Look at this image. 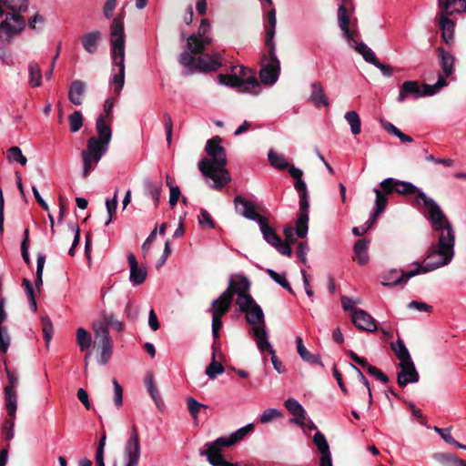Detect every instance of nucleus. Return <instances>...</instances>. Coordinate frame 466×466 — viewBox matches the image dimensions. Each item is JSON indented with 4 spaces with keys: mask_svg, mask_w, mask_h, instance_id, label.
<instances>
[{
    "mask_svg": "<svg viewBox=\"0 0 466 466\" xmlns=\"http://www.w3.org/2000/svg\"><path fill=\"white\" fill-rule=\"evenodd\" d=\"M428 219L434 231L438 232V241L428 251L423 266L428 272L448 265L454 257L455 231L446 215L438 204L428 210Z\"/></svg>",
    "mask_w": 466,
    "mask_h": 466,
    "instance_id": "1",
    "label": "nucleus"
},
{
    "mask_svg": "<svg viewBox=\"0 0 466 466\" xmlns=\"http://www.w3.org/2000/svg\"><path fill=\"white\" fill-rule=\"evenodd\" d=\"M222 139L216 136L207 141L206 152L212 160L204 157L198 163V168L202 175L214 181L212 187L221 190L224 186L231 181L228 171L225 168L227 157L225 148L220 146Z\"/></svg>",
    "mask_w": 466,
    "mask_h": 466,
    "instance_id": "2",
    "label": "nucleus"
},
{
    "mask_svg": "<svg viewBox=\"0 0 466 466\" xmlns=\"http://www.w3.org/2000/svg\"><path fill=\"white\" fill-rule=\"evenodd\" d=\"M125 11L122 10L112 21L110 25V44L113 63L118 67L111 83L114 85V91L118 96L125 84Z\"/></svg>",
    "mask_w": 466,
    "mask_h": 466,
    "instance_id": "3",
    "label": "nucleus"
},
{
    "mask_svg": "<svg viewBox=\"0 0 466 466\" xmlns=\"http://www.w3.org/2000/svg\"><path fill=\"white\" fill-rule=\"evenodd\" d=\"M3 4L13 13L7 14L5 19L0 23V40L10 43L13 36L25 26V21L20 13L27 10L28 1L3 0Z\"/></svg>",
    "mask_w": 466,
    "mask_h": 466,
    "instance_id": "4",
    "label": "nucleus"
},
{
    "mask_svg": "<svg viewBox=\"0 0 466 466\" xmlns=\"http://www.w3.org/2000/svg\"><path fill=\"white\" fill-rule=\"evenodd\" d=\"M108 146L100 142L96 137H91L87 140L86 148L81 153L83 158V177H87L96 165L101 160L107 151Z\"/></svg>",
    "mask_w": 466,
    "mask_h": 466,
    "instance_id": "5",
    "label": "nucleus"
},
{
    "mask_svg": "<svg viewBox=\"0 0 466 466\" xmlns=\"http://www.w3.org/2000/svg\"><path fill=\"white\" fill-rule=\"evenodd\" d=\"M268 55L262 56V61L268 62L262 65L259 77L264 85L271 86L277 82L280 74V62L276 55V46H266Z\"/></svg>",
    "mask_w": 466,
    "mask_h": 466,
    "instance_id": "6",
    "label": "nucleus"
},
{
    "mask_svg": "<svg viewBox=\"0 0 466 466\" xmlns=\"http://www.w3.org/2000/svg\"><path fill=\"white\" fill-rule=\"evenodd\" d=\"M242 303L238 306L242 313H245V319L251 327V330L257 328L266 327L265 315L261 307L255 301L253 297H245Z\"/></svg>",
    "mask_w": 466,
    "mask_h": 466,
    "instance_id": "7",
    "label": "nucleus"
},
{
    "mask_svg": "<svg viewBox=\"0 0 466 466\" xmlns=\"http://www.w3.org/2000/svg\"><path fill=\"white\" fill-rule=\"evenodd\" d=\"M218 78L219 83L231 87H238L241 92L258 95L261 89L260 85L255 76H250L247 79H241L236 74H219Z\"/></svg>",
    "mask_w": 466,
    "mask_h": 466,
    "instance_id": "8",
    "label": "nucleus"
},
{
    "mask_svg": "<svg viewBox=\"0 0 466 466\" xmlns=\"http://www.w3.org/2000/svg\"><path fill=\"white\" fill-rule=\"evenodd\" d=\"M464 11H455V8L440 9L437 13L435 21L439 28L441 30L442 40L450 46L453 43V34L455 24L450 18L455 13H463Z\"/></svg>",
    "mask_w": 466,
    "mask_h": 466,
    "instance_id": "9",
    "label": "nucleus"
},
{
    "mask_svg": "<svg viewBox=\"0 0 466 466\" xmlns=\"http://www.w3.org/2000/svg\"><path fill=\"white\" fill-rule=\"evenodd\" d=\"M396 193L400 195H415L414 202L412 204L414 207H418L420 202H423L426 209L430 210L435 204H437L432 198H428L424 192L410 182L396 179Z\"/></svg>",
    "mask_w": 466,
    "mask_h": 466,
    "instance_id": "10",
    "label": "nucleus"
},
{
    "mask_svg": "<svg viewBox=\"0 0 466 466\" xmlns=\"http://www.w3.org/2000/svg\"><path fill=\"white\" fill-rule=\"evenodd\" d=\"M417 268L413 270L404 271L398 269H391L389 272L383 275V281H381V285L384 287H394L405 284L410 278L415 277L420 273H427L428 270L425 269L423 265H420L419 263H415Z\"/></svg>",
    "mask_w": 466,
    "mask_h": 466,
    "instance_id": "11",
    "label": "nucleus"
},
{
    "mask_svg": "<svg viewBox=\"0 0 466 466\" xmlns=\"http://www.w3.org/2000/svg\"><path fill=\"white\" fill-rule=\"evenodd\" d=\"M258 225L266 242L274 247L281 255L289 258L292 256L291 248L289 245H283V240L276 233L275 229L269 226L267 217L259 221Z\"/></svg>",
    "mask_w": 466,
    "mask_h": 466,
    "instance_id": "12",
    "label": "nucleus"
},
{
    "mask_svg": "<svg viewBox=\"0 0 466 466\" xmlns=\"http://www.w3.org/2000/svg\"><path fill=\"white\" fill-rule=\"evenodd\" d=\"M127 466H137L140 458V442L137 427L133 425L131 435L125 445Z\"/></svg>",
    "mask_w": 466,
    "mask_h": 466,
    "instance_id": "13",
    "label": "nucleus"
},
{
    "mask_svg": "<svg viewBox=\"0 0 466 466\" xmlns=\"http://www.w3.org/2000/svg\"><path fill=\"white\" fill-rule=\"evenodd\" d=\"M234 203L237 212L248 219L259 223V221L265 218V216L257 212V208L253 202L246 199L241 196H237L234 198Z\"/></svg>",
    "mask_w": 466,
    "mask_h": 466,
    "instance_id": "14",
    "label": "nucleus"
},
{
    "mask_svg": "<svg viewBox=\"0 0 466 466\" xmlns=\"http://www.w3.org/2000/svg\"><path fill=\"white\" fill-rule=\"evenodd\" d=\"M251 283L246 276L240 275L237 281L233 279L229 280L228 287L226 290L230 291V297L233 299L234 295H238L236 301L237 305L242 303L245 297H252L249 294Z\"/></svg>",
    "mask_w": 466,
    "mask_h": 466,
    "instance_id": "15",
    "label": "nucleus"
},
{
    "mask_svg": "<svg viewBox=\"0 0 466 466\" xmlns=\"http://www.w3.org/2000/svg\"><path fill=\"white\" fill-rule=\"evenodd\" d=\"M400 371L397 375V382L400 387H405L408 383H416L420 380L419 372L412 360L400 362Z\"/></svg>",
    "mask_w": 466,
    "mask_h": 466,
    "instance_id": "16",
    "label": "nucleus"
},
{
    "mask_svg": "<svg viewBox=\"0 0 466 466\" xmlns=\"http://www.w3.org/2000/svg\"><path fill=\"white\" fill-rule=\"evenodd\" d=\"M351 321L354 326L368 332H374L377 330L376 320L367 311L360 309H354V314H351Z\"/></svg>",
    "mask_w": 466,
    "mask_h": 466,
    "instance_id": "17",
    "label": "nucleus"
},
{
    "mask_svg": "<svg viewBox=\"0 0 466 466\" xmlns=\"http://www.w3.org/2000/svg\"><path fill=\"white\" fill-rule=\"evenodd\" d=\"M253 429L252 424H248L245 427L238 429L237 431L232 433L228 438L220 437L214 441L207 442L205 445L215 446L218 448L230 447L238 441H241L251 430Z\"/></svg>",
    "mask_w": 466,
    "mask_h": 466,
    "instance_id": "18",
    "label": "nucleus"
},
{
    "mask_svg": "<svg viewBox=\"0 0 466 466\" xmlns=\"http://www.w3.org/2000/svg\"><path fill=\"white\" fill-rule=\"evenodd\" d=\"M313 442L321 454L319 459L320 466H333L329 446L324 434L318 431L314 434Z\"/></svg>",
    "mask_w": 466,
    "mask_h": 466,
    "instance_id": "19",
    "label": "nucleus"
},
{
    "mask_svg": "<svg viewBox=\"0 0 466 466\" xmlns=\"http://www.w3.org/2000/svg\"><path fill=\"white\" fill-rule=\"evenodd\" d=\"M232 300L230 291L225 290L218 299L212 301L209 312L212 316L216 315L222 318L229 310Z\"/></svg>",
    "mask_w": 466,
    "mask_h": 466,
    "instance_id": "20",
    "label": "nucleus"
},
{
    "mask_svg": "<svg viewBox=\"0 0 466 466\" xmlns=\"http://www.w3.org/2000/svg\"><path fill=\"white\" fill-rule=\"evenodd\" d=\"M206 450L200 451V456H206L212 466H238L237 463L228 462L222 455L221 448L205 445Z\"/></svg>",
    "mask_w": 466,
    "mask_h": 466,
    "instance_id": "21",
    "label": "nucleus"
},
{
    "mask_svg": "<svg viewBox=\"0 0 466 466\" xmlns=\"http://www.w3.org/2000/svg\"><path fill=\"white\" fill-rule=\"evenodd\" d=\"M128 264L130 267L129 279L134 285H141L145 282L147 272L143 267L138 266V262L133 254L127 256Z\"/></svg>",
    "mask_w": 466,
    "mask_h": 466,
    "instance_id": "22",
    "label": "nucleus"
},
{
    "mask_svg": "<svg viewBox=\"0 0 466 466\" xmlns=\"http://www.w3.org/2000/svg\"><path fill=\"white\" fill-rule=\"evenodd\" d=\"M338 19H339V25L343 32L344 37L347 39L348 42H351L353 40V36L357 35V32L353 31L350 28V13L348 8L345 6V5H340L338 9Z\"/></svg>",
    "mask_w": 466,
    "mask_h": 466,
    "instance_id": "23",
    "label": "nucleus"
},
{
    "mask_svg": "<svg viewBox=\"0 0 466 466\" xmlns=\"http://www.w3.org/2000/svg\"><path fill=\"white\" fill-rule=\"evenodd\" d=\"M102 34L100 31L96 30L85 34L81 36V44L83 48L90 55H94L98 48L99 42L101 41Z\"/></svg>",
    "mask_w": 466,
    "mask_h": 466,
    "instance_id": "24",
    "label": "nucleus"
},
{
    "mask_svg": "<svg viewBox=\"0 0 466 466\" xmlns=\"http://www.w3.org/2000/svg\"><path fill=\"white\" fill-rule=\"evenodd\" d=\"M409 95H413L415 98L421 97V87L418 81H405L400 87V93L397 97L398 102L402 103Z\"/></svg>",
    "mask_w": 466,
    "mask_h": 466,
    "instance_id": "25",
    "label": "nucleus"
},
{
    "mask_svg": "<svg viewBox=\"0 0 466 466\" xmlns=\"http://www.w3.org/2000/svg\"><path fill=\"white\" fill-rule=\"evenodd\" d=\"M210 43V37H200L196 34H192L187 38V46L191 54L203 55L206 46Z\"/></svg>",
    "mask_w": 466,
    "mask_h": 466,
    "instance_id": "26",
    "label": "nucleus"
},
{
    "mask_svg": "<svg viewBox=\"0 0 466 466\" xmlns=\"http://www.w3.org/2000/svg\"><path fill=\"white\" fill-rule=\"evenodd\" d=\"M86 83L81 80H74L68 91V99L75 106H80L84 101Z\"/></svg>",
    "mask_w": 466,
    "mask_h": 466,
    "instance_id": "27",
    "label": "nucleus"
},
{
    "mask_svg": "<svg viewBox=\"0 0 466 466\" xmlns=\"http://www.w3.org/2000/svg\"><path fill=\"white\" fill-rule=\"evenodd\" d=\"M221 63L209 56H199L196 59L194 71L208 73L218 70Z\"/></svg>",
    "mask_w": 466,
    "mask_h": 466,
    "instance_id": "28",
    "label": "nucleus"
},
{
    "mask_svg": "<svg viewBox=\"0 0 466 466\" xmlns=\"http://www.w3.org/2000/svg\"><path fill=\"white\" fill-rule=\"evenodd\" d=\"M96 129L98 135L96 138H98L103 144L109 146L112 138V130L110 126L106 123L104 115H99L96 118Z\"/></svg>",
    "mask_w": 466,
    "mask_h": 466,
    "instance_id": "29",
    "label": "nucleus"
},
{
    "mask_svg": "<svg viewBox=\"0 0 466 466\" xmlns=\"http://www.w3.org/2000/svg\"><path fill=\"white\" fill-rule=\"evenodd\" d=\"M437 53L440 58L441 67L444 73V76L449 77L453 73L455 58L452 55L445 51L441 46L437 48Z\"/></svg>",
    "mask_w": 466,
    "mask_h": 466,
    "instance_id": "30",
    "label": "nucleus"
},
{
    "mask_svg": "<svg viewBox=\"0 0 466 466\" xmlns=\"http://www.w3.org/2000/svg\"><path fill=\"white\" fill-rule=\"evenodd\" d=\"M276 24V9L271 8L267 14L265 46H276L274 42Z\"/></svg>",
    "mask_w": 466,
    "mask_h": 466,
    "instance_id": "31",
    "label": "nucleus"
},
{
    "mask_svg": "<svg viewBox=\"0 0 466 466\" xmlns=\"http://www.w3.org/2000/svg\"><path fill=\"white\" fill-rule=\"evenodd\" d=\"M251 331L254 339L257 343V346L261 352L267 351L268 353H271L272 351H274V349L268 340V333L266 330V327L257 328L255 329H252Z\"/></svg>",
    "mask_w": 466,
    "mask_h": 466,
    "instance_id": "32",
    "label": "nucleus"
},
{
    "mask_svg": "<svg viewBox=\"0 0 466 466\" xmlns=\"http://www.w3.org/2000/svg\"><path fill=\"white\" fill-rule=\"evenodd\" d=\"M95 334V344L97 347L111 343L113 340L109 335V330L106 329V325L95 321L92 325Z\"/></svg>",
    "mask_w": 466,
    "mask_h": 466,
    "instance_id": "33",
    "label": "nucleus"
},
{
    "mask_svg": "<svg viewBox=\"0 0 466 466\" xmlns=\"http://www.w3.org/2000/svg\"><path fill=\"white\" fill-rule=\"evenodd\" d=\"M369 242L370 241L367 238H361V239H359L353 247V251H354L353 260L357 261L358 264H360L361 266L367 264L369 261V255H368Z\"/></svg>",
    "mask_w": 466,
    "mask_h": 466,
    "instance_id": "34",
    "label": "nucleus"
},
{
    "mask_svg": "<svg viewBox=\"0 0 466 466\" xmlns=\"http://www.w3.org/2000/svg\"><path fill=\"white\" fill-rule=\"evenodd\" d=\"M432 457L442 466H466V461L460 459L453 453L436 452Z\"/></svg>",
    "mask_w": 466,
    "mask_h": 466,
    "instance_id": "35",
    "label": "nucleus"
},
{
    "mask_svg": "<svg viewBox=\"0 0 466 466\" xmlns=\"http://www.w3.org/2000/svg\"><path fill=\"white\" fill-rule=\"evenodd\" d=\"M297 350L300 358L310 364H319L323 366V363L320 360L319 355H315L310 353L303 344V340L300 337H297L296 339Z\"/></svg>",
    "mask_w": 466,
    "mask_h": 466,
    "instance_id": "36",
    "label": "nucleus"
},
{
    "mask_svg": "<svg viewBox=\"0 0 466 466\" xmlns=\"http://www.w3.org/2000/svg\"><path fill=\"white\" fill-rule=\"evenodd\" d=\"M310 100L317 106L319 105H323L324 106H329V103L324 94V89L319 82H313L311 84Z\"/></svg>",
    "mask_w": 466,
    "mask_h": 466,
    "instance_id": "37",
    "label": "nucleus"
},
{
    "mask_svg": "<svg viewBox=\"0 0 466 466\" xmlns=\"http://www.w3.org/2000/svg\"><path fill=\"white\" fill-rule=\"evenodd\" d=\"M145 385L147 390L148 394L152 398V400L155 401L157 408H161L163 405V400L161 399L160 393L158 391V389L155 385L154 382V376L152 372H148L145 378Z\"/></svg>",
    "mask_w": 466,
    "mask_h": 466,
    "instance_id": "38",
    "label": "nucleus"
},
{
    "mask_svg": "<svg viewBox=\"0 0 466 466\" xmlns=\"http://www.w3.org/2000/svg\"><path fill=\"white\" fill-rule=\"evenodd\" d=\"M355 36L356 35L353 36V40H351V42H349L350 46L360 54L366 62L372 64L377 56L366 44L363 42H357Z\"/></svg>",
    "mask_w": 466,
    "mask_h": 466,
    "instance_id": "39",
    "label": "nucleus"
},
{
    "mask_svg": "<svg viewBox=\"0 0 466 466\" xmlns=\"http://www.w3.org/2000/svg\"><path fill=\"white\" fill-rule=\"evenodd\" d=\"M28 71H29V85L32 87H38L42 84V71L39 65L31 61L28 64Z\"/></svg>",
    "mask_w": 466,
    "mask_h": 466,
    "instance_id": "40",
    "label": "nucleus"
},
{
    "mask_svg": "<svg viewBox=\"0 0 466 466\" xmlns=\"http://www.w3.org/2000/svg\"><path fill=\"white\" fill-rule=\"evenodd\" d=\"M5 401L8 416L15 418L17 408V398L15 390H5Z\"/></svg>",
    "mask_w": 466,
    "mask_h": 466,
    "instance_id": "41",
    "label": "nucleus"
},
{
    "mask_svg": "<svg viewBox=\"0 0 466 466\" xmlns=\"http://www.w3.org/2000/svg\"><path fill=\"white\" fill-rule=\"evenodd\" d=\"M76 344L79 350L84 352L91 347L92 337L84 328H78L76 329Z\"/></svg>",
    "mask_w": 466,
    "mask_h": 466,
    "instance_id": "42",
    "label": "nucleus"
},
{
    "mask_svg": "<svg viewBox=\"0 0 466 466\" xmlns=\"http://www.w3.org/2000/svg\"><path fill=\"white\" fill-rule=\"evenodd\" d=\"M216 350H217V348L214 344L213 345L212 361L209 363V365L206 369V374L211 380H214L217 377V375L222 374L225 370L223 365L220 362L216 360Z\"/></svg>",
    "mask_w": 466,
    "mask_h": 466,
    "instance_id": "43",
    "label": "nucleus"
},
{
    "mask_svg": "<svg viewBox=\"0 0 466 466\" xmlns=\"http://www.w3.org/2000/svg\"><path fill=\"white\" fill-rule=\"evenodd\" d=\"M391 350L395 352L396 357L400 362L412 360L410 352L401 339H399L396 344L391 343Z\"/></svg>",
    "mask_w": 466,
    "mask_h": 466,
    "instance_id": "44",
    "label": "nucleus"
},
{
    "mask_svg": "<svg viewBox=\"0 0 466 466\" xmlns=\"http://www.w3.org/2000/svg\"><path fill=\"white\" fill-rule=\"evenodd\" d=\"M345 119L350 126V131L353 135H359L361 132V121L359 114L354 111H349L345 114Z\"/></svg>",
    "mask_w": 466,
    "mask_h": 466,
    "instance_id": "45",
    "label": "nucleus"
},
{
    "mask_svg": "<svg viewBox=\"0 0 466 466\" xmlns=\"http://www.w3.org/2000/svg\"><path fill=\"white\" fill-rule=\"evenodd\" d=\"M309 214H299L296 222V234L299 238H306L309 230Z\"/></svg>",
    "mask_w": 466,
    "mask_h": 466,
    "instance_id": "46",
    "label": "nucleus"
},
{
    "mask_svg": "<svg viewBox=\"0 0 466 466\" xmlns=\"http://www.w3.org/2000/svg\"><path fill=\"white\" fill-rule=\"evenodd\" d=\"M268 161L271 166L279 170H286L289 167V163L282 155H279L272 150L268 154Z\"/></svg>",
    "mask_w": 466,
    "mask_h": 466,
    "instance_id": "47",
    "label": "nucleus"
},
{
    "mask_svg": "<svg viewBox=\"0 0 466 466\" xmlns=\"http://www.w3.org/2000/svg\"><path fill=\"white\" fill-rule=\"evenodd\" d=\"M439 9L455 8V11H466V0H438Z\"/></svg>",
    "mask_w": 466,
    "mask_h": 466,
    "instance_id": "48",
    "label": "nucleus"
},
{
    "mask_svg": "<svg viewBox=\"0 0 466 466\" xmlns=\"http://www.w3.org/2000/svg\"><path fill=\"white\" fill-rule=\"evenodd\" d=\"M265 271L276 283L287 289L289 293H293V289L287 280L285 274H279L271 268H267Z\"/></svg>",
    "mask_w": 466,
    "mask_h": 466,
    "instance_id": "49",
    "label": "nucleus"
},
{
    "mask_svg": "<svg viewBox=\"0 0 466 466\" xmlns=\"http://www.w3.org/2000/svg\"><path fill=\"white\" fill-rule=\"evenodd\" d=\"M374 193L376 195L375 199V215H380L384 212L387 204H388V198L386 195L383 194V192L380 189L374 188Z\"/></svg>",
    "mask_w": 466,
    "mask_h": 466,
    "instance_id": "50",
    "label": "nucleus"
},
{
    "mask_svg": "<svg viewBox=\"0 0 466 466\" xmlns=\"http://www.w3.org/2000/svg\"><path fill=\"white\" fill-rule=\"evenodd\" d=\"M83 115L80 111H74L68 116L69 128L72 133H76L83 127Z\"/></svg>",
    "mask_w": 466,
    "mask_h": 466,
    "instance_id": "51",
    "label": "nucleus"
},
{
    "mask_svg": "<svg viewBox=\"0 0 466 466\" xmlns=\"http://www.w3.org/2000/svg\"><path fill=\"white\" fill-rule=\"evenodd\" d=\"M7 158L9 161H15L20 163L22 166H25L27 159L23 155L21 149L18 147H12L7 150Z\"/></svg>",
    "mask_w": 466,
    "mask_h": 466,
    "instance_id": "52",
    "label": "nucleus"
},
{
    "mask_svg": "<svg viewBox=\"0 0 466 466\" xmlns=\"http://www.w3.org/2000/svg\"><path fill=\"white\" fill-rule=\"evenodd\" d=\"M196 59L197 58L194 55L188 51H183L178 57L179 63L187 67L190 72H194Z\"/></svg>",
    "mask_w": 466,
    "mask_h": 466,
    "instance_id": "53",
    "label": "nucleus"
},
{
    "mask_svg": "<svg viewBox=\"0 0 466 466\" xmlns=\"http://www.w3.org/2000/svg\"><path fill=\"white\" fill-rule=\"evenodd\" d=\"M351 368L353 370H356V372L358 373V379L365 386V388L367 389V392H368V396H369V401H368V406H367V410H370L371 405H372V402H373V398H372V392H371V390L370 388V383H369V380L366 379V377L363 375V373L361 372V370L357 367L355 366L354 364H350Z\"/></svg>",
    "mask_w": 466,
    "mask_h": 466,
    "instance_id": "54",
    "label": "nucleus"
},
{
    "mask_svg": "<svg viewBox=\"0 0 466 466\" xmlns=\"http://www.w3.org/2000/svg\"><path fill=\"white\" fill-rule=\"evenodd\" d=\"M187 409L194 420L198 419V413L202 408H208V406L198 402L193 397H189L187 400Z\"/></svg>",
    "mask_w": 466,
    "mask_h": 466,
    "instance_id": "55",
    "label": "nucleus"
},
{
    "mask_svg": "<svg viewBox=\"0 0 466 466\" xmlns=\"http://www.w3.org/2000/svg\"><path fill=\"white\" fill-rule=\"evenodd\" d=\"M100 323L106 325V329L114 328L117 331H121L123 329V323L115 318L113 314H104L103 320H98Z\"/></svg>",
    "mask_w": 466,
    "mask_h": 466,
    "instance_id": "56",
    "label": "nucleus"
},
{
    "mask_svg": "<svg viewBox=\"0 0 466 466\" xmlns=\"http://www.w3.org/2000/svg\"><path fill=\"white\" fill-rule=\"evenodd\" d=\"M42 329L44 334V339L46 341V346H48L53 334V325L51 319L48 317H42Z\"/></svg>",
    "mask_w": 466,
    "mask_h": 466,
    "instance_id": "57",
    "label": "nucleus"
},
{
    "mask_svg": "<svg viewBox=\"0 0 466 466\" xmlns=\"http://www.w3.org/2000/svg\"><path fill=\"white\" fill-rule=\"evenodd\" d=\"M46 262V256L43 254H38L37 256V267H36V279H35V287L36 289H40L43 284V270Z\"/></svg>",
    "mask_w": 466,
    "mask_h": 466,
    "instance_id": "58",
    "label": "nucleus"
},
{
    "mask_svg": "<svg viewBox=\"0 0 466 466\" xmlns=\"http://www.w3.org/2000/svg\"><path fill=\"white\" fill-rule=\"evenodd\" d=\"M380 187L381 188L380 190L386 196L391 195L392 193H396V178H386L380 182Z\"/></svg>",
    "mask_w": 466,
    "mask_h": 466,
    "instance_id": "59",
    "label": "nucleus"
},
{
    "mask_svg": "<svg viewBox=\"0 0 466 466\" xmlns=\"http://www.w3.org/2000/svg\"><path fill=\"white\" fill-rule=\"evenodd\" d=\"M106 211L108 213V219L106 222V225H109L113 219V216L116 213L117 208V190L115 192V195L112 199H106Z\"/></svg>",
    "mask_w": 466,
    "mask_h": 466,
    "instance_id": "60",
    "label": "nucleus"
},
{
    "mask_svg": "<svg viewBox=\"0 0 466 466\" xmlns=\"http://www.w3.org/2000/svg\"><path fill=\"white\" fill-rule=\"evenodd\" d=\"M98 348L101 349L98 362L102 365H106L109 361L112 355L113 341L111 343L102 345Z\"/></svg>",
    "mask_w": 466,
    "mask_h": 466,
    "instance_id": "61",
    "label": "nucleus"
},
{
    "mask_svg": "<svg viewBox=\"0 0 466 466\" xmlns=\"http://www.w3.org/2000/svg\"><path fill=\"white\" fill-rule=\"evenodd\" d=\"M285 407L289 410L290 414L299 415L298 413H302L304 408L295 399L289 398L285 401Z\"/></svg>",
    "mask_w": 466,
    "mask_h": 466,
    "instance_id": "62",
    "label": "nucleus"
},
{
    "mask_svg": "<svg viewBox=\"0 0 466 466\" xmlns=\"http://www.w3.org/2000/svg\"><path fill=\"white\" fill-rule=\"evenodd\" d=\"M15 418L6 419L3 424L2 431L5 438L10 441L14 437Z\"/></svg>",
    "mask_w": 466,
    "mask_h": 466,
    "instance_id": "63",
    "label": "nucleus"
},
{
    "mask_svg": "<svg viewBox=\"0 0 466 466\" xmlns=\"http://www.w3.org/2000/svg\"><path fill=\"white\" fill-rule=\"evenodd\" d=\"M282 416L281 411L276 410V409H268L263 411V413L260 416V422L261 423H268L273 420L276 418H279Z\"/></svg>",
    "mask_w": 466,
    "mask_h": 466,
    "instance_id": "64",
    "label": "nucleus"
}]
</instances>
